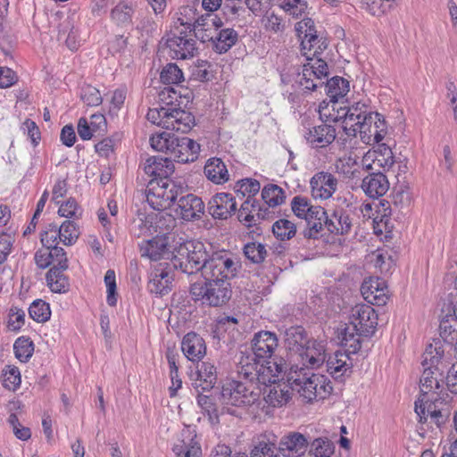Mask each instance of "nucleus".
Wrapping results in <instances>:
<instances>
[{"label": "nucleus", "instance_id": "3", "mask_svg": "<svg viewBox=\"0 0 457 457\" xmlns=\"http://www.w3.org/2000/svg\"><path fill=\"white\" fill-rule=\"evenodd\" d=\"M212 254V246L201 241L173 237L171 263L176 270L188 275L202 271Z\"/></svg>", "mask_w": 457, "mask_h": 457}, {"label": "nucleus", "instance_id": "44", "mask_svg": "<svg viewBox=\"0 0 457 457\" xmlns=\"http://www.w3.org/2000/svg\"><path fill=\"white\" fill-rule=\"evenodd\" d=\"M305 330L302 327L291 328L287 332V343L291 351L299 354V348H303L309 343Z\"/></svg>", "mask_w": 457, "mask_h": 457}, {"label": "nucleus", "instance_id": "48", "mask_svg": "<svg viewBox=\"0 0 457 457\" xmlns=\"http://www.w3.org/2000/svg\"><path fill=\"white\" fill-rule=\"evenodd\" d=\"M272 232L281 241L289 240L295 236L296 226L288 220L280 219L272 225Z\"/></svg>", "mask_w": 457, "mask_h": 457}, {"label": "nucleus", "instance_id": "56", "mask_svg": "<svg viewBox=\"0 0 457 457\" xmlns=\"http://www.w3.org/2000/svg\"><path fill=\"white\" fill-rule=\"evenodd\" d=\"M370 262L374 264L376 268H378L381 273H386L389 271L392 259L391 256L388 255L387 252L378 249L372 252L370 255Z\"/></svg>", "mask_w": 457, "mask_h": 457}, {"label": "nucleus", "instance_id": "60", "mask_svg": "<svg viewBox=\"0 0 457 457\" xmlns=\"http://www.w3.org/2000/svg\"><path fill=\"white\" fill-rule=\"evenodd\" d=\"M42 245L50 249L60 242V230L56 224H49L40 235Z\"/></svg>", "mask_w": 457, "mask_h": 457}, {"label": "nucleus", "instance_id": "6", "mask_svg": "<svg viewBox=\"0 0 457 457\" xmlns=\"http://www.w3.org/2000/svg\"><path fill=\"white\" fill-rule=\"evenodd\" d=\"M190 294L195 301H202L204 304L219 307L228 302L232 290L228 281H205L192 284Z\"/></svg>", "mask_w": 457, "mask_h": 457}, {"label": "nucleus", "instance_id": "9", "mask_svg": "<svg viewBox=\"0 0 457 457\" xmlns=\"http://www.w3.org/2000/svg\"><path fill=\"white\" fill-rule=\"evenodd\" d=\"M307 56V62L303 65L302 72L297 74L296 82L303 89L314 91L325 84L328 76V67L325 61Z\"/></svg>", "mask_w": 457, "mask_h": 457}, {"label": "nucleus", "instance_id": "32", "mask_svg": "<svg viewBox=\"0 0 457 457\" xmlns=\"http://www.w3.org/2000/svg\"><path fill=\"white\" fill-rule=\"evenodd\" d=\"M159 211L158 212L150 213V220H153L154 234L170 237L172 239V236L175 235L171 234V232L176 227L177 220L170 213L162 212L163 210Z\"/></svg>", "mask_w": 457, "mask_h": 457}, {"label": "nucleus", "instance_id": "27", "mask_svg": "<svg viewBox=\"0 0 457 457\" xmlns=\"http://www.w3.org/2000/svg\"><path fill=\"white\" fill-rule=\"evenodd\" d=\"M337 137L336 129L328 124L315 126L304 134L307 142L315 148L329 145Z\"/></svg>", "mask_w": 457, "mask_h": 457}, {"label": "nucleus", "instance_id": "22", "mask_svg": "<svg viewBox=\"0 0 457 457\" xmlns=\"http://www.w3.org/2000/svg\"><path fill=\"white\" fill-rule=\"evenodd\" d=\"M299 350L298 358L303 368L315 369L325 361V345L322 342L310 340L305 347L299 348Z\"/></svg>", "mask_w": 457, "mask_h": 457}, {"label": "nucleus", "instance_id": "34", "mask_svg": "<svg viewBox=\"0 0 457 457\" xmlns=\"http://www.w3.org/2000/svg\"><path fill=\"white\" fill-rule=\"evenodd\" d=\"M326 367L332 377L339 378L351 371L353 362L347 353L337 351L327 360Z\"/></svg>", "mask_w": 457, "mask_h": 457}, {"label": "nucleus", "instance_id": "1", "mask_svg": "<svg viewBox=\"0 0 457 457\" xmlns=\"http://www.w3.org/2000/svg\"><path fill=\"white\" fill-rule=\"evenodd\" d=\"M237 374L241 380H227L218 395V402L233 413L229 406H252L257 402V353L243 354L237 365Z\"/></svg>", "mask_w": 457, "mask_h": 457}, {"label": "nucleus", "instance_id": "14", "mask_svg": "<svg viewBox=\"0 0 457 457\" xmlns=\"http://www.w3.org/2000/svg\"><path fill=\"white\" fill-rule=\"evenodd\" d=\"M363 298L372 305L383 306L388 300V290L386 281L380 278L365 279L361 287Z\"/></svg>", "mask_w": 457, "mask_h": 457}, {"label": "nucleus", "instance_id": "41", "mask_svg": "<svg viewBox=\"0 0 457 457\" xmlns=\"http://www.w3.org/2000/svg\"><path fill=\"white\" fill-rule=\"evenodd\" d=\"M411 202L412 198L410 189L405 186H400L393 194L392 206H390L389 215H391L394 211H397L402 213L407 212Z\"/></svg>", "mask_w": 457, "mask_h": 457}, {"label": "nucleus", "instance_id": "54", "mask_svg": "<svg viewBox=\"0 0 457 457\" xmlns=\"http://www.w3.org/2000/svg\"><path fill=\"white\" fill-rule=\"evenodd\" d=\"M13 350L16 358L22 362H26L34 352L33 343L29 338L19 337L13 345Z\"/></svg>", "mask_w": 457, "mask_h": 457}, {"label": "nucleus", "instance_id": "15", "mask_svg": "<svg viewBox=\"0 0 457 457\" xmlns=\"http://www.w3.org/2000/svg\"><path fill=\"white\" fill-rule=\"evenodd\" d=\"M173 237H179L172 236L170 239V237L156 235L153 239L143 242L140 245L141 255L153 261H158L165 255L172 256Z\"/></svg>", "mask_w": 457, "mask_h": 457}, {"label": "nucleus", "instance_id": "11", "mask_svg": "<svg viewBox=\"0 0 457 457\" xmlns=\"http://www.w3.org/2000/svg\"><path fill=\"white\" fill-rule=\"evenodd\" d=\"M350 325L352 330H356L359 336H372L378 325V314L371 305L356 304L351 310Z\"/></svg>", "mask_w": 457, "mask_h": 457}, {"label": "nucleus", "instance_id": "63", "mask_svg": "<svg viewBox=\"0 0 457 457\" xmlns=\"http://www.w3.org/2000/svg\"><path fill=\"white\" fill-rule=\"evenodd\" d=\"M81 99L88 106H98L103 101L100 91L92 86L82 88Z\"/></svg>", "mask_w": 457, "mask_h": 457}, {"label": "nucleus", "instance_id": "21", "mask_svg": "<svg viewBox=\"0 0 457 457\" xmlns=\"http://www.w3.org/2000/svg\"><path fill=\"white\" fill-rule=\"evenodd\" d=\"M172 451L176 457H202V449L196 440V435L187 428L182 430Z\"/></svg>", "mask_w": 457, "mask_h": 457}, {"label": "nucleus", "instance_id": "17", "mask_svg": "<svg viewBox=\"0 0 457 457\" xmlns=\"http://www.w3.org/2000/svg\"><path fill=\"white\" fill-rule=\"evenodd\" d=\"M200 152V145L195 140L183 137H176L174 145L170 154V160L181 163L195 162Z\"/></svg>", "mask_w": 457, "mask_h": 457}, {"label": "nucleus", "instance_id": "58", "mask_svg": "<svg viewBox=\"0 0 457 457\" xmlns=\"http://www.w3.org/2000/svg\"><path fill=\"white\" fill-rule=\"evenodd\" d=\"M361 7L373 16H381L391 9V4L384 0H361Z\"/></svg>", "mask_w": 457, "mask_h": 457}, {"label": "nucleus", "instance_id": "45", "mask_svg": "<svg viewBox=\"0 0 457 457\" xmlns=\"http://www.w3.org/2000/svg\"><path fill=\"white\" fill-rule=\"evenodd\" d=\"M169 273L164 270H156L151 274L148 283V288L151 293L156 295H164L168 292L169 284L170 283Z\"/></svg>", "mask_w": 457, "mask_h": 457}, {"label": "nucleus", "instance_id": "46", "mask_svg": "<svg viewBox=\"0 0 457 457\" xmlns=\"http://www.w3.org/2000/svg\"><path fill=\"white\" fill-rule=\"evenodd\" d=\"M262 198L269 207H275L284 202L285 192L278 185L269 184L263 187Z\"/></svg>", "mask_w": 457, "mask_h": 457}, {"label": "nucleus", "instance_id": "61", "mask_svg": "<svg viewBox=\"0 0 457 457\" xmlns=\"http://www.w3.org/2000/svg\"><path fill=\"white\" fill-rule=\"evenodd\" d=\"M327 213L320 217L306 219L307 228L303 232V236L306 238H317L319 234L325 226V220Z\"/></svg>", "mask_w": 457, "mask_h": 457}, {"label": "nucleus", "instance_id": "23", "mask_svg": "<svg viewBox=\"0 0 457 457\" xmlns=\"http://www.w3.org/2000/svg\"><path fill=\"white\" fill-rule=\"evenodd\" d=\"M195 124L191 112L180 108L170 107L169 115L164 120V129L181 133L188 132Z\"/></svg>", "mask_w": 457, "mask_h": 457}, {"label": "nucleus", "instance_id": "13", "mask_svg": "<svg viewBox=\"0 0 457 457\" xmlns=\"http://www.w3.org/2000/svg\"><path fill=\"white\" fill-rule=\"evenodd\" d=\"M237 191L241 193L244 196L247 195V198L241 204L238 211V220L245 227L251 228L255 225V210L256 199L254 198L257 194L256 180L251 179H241L237 184Z\"/></svg>", "mask_w": 457, "mask_h": 457}, {"label": "nucleus", "instance_id": "12", "mask_svg": "<svg viewBox=\"0 0 457 457\" xmlns=\"http://www.w3.org/2000/svg\"><path fill=\"white\" fill-rule=\"evenodd\" d=\"M355 125H358L357 133L360 134L361 140L366 145L378 144L387 132L385 119L378 112L369 113Z\"/></svg>", "mask_w": 457, "mask_h": 457}, {"label": "nucleus", "instance_id": "37", "mask_svg": "<svg viewBox=\"0 0 457 457\" xmlns=\"http://www.w3.org/2000/svg\"><path fill=\"white\" fill-rule=\"evenodd\" d=\"M325 227L332 234L345 235L350 231L352 222L346 212L338 211L333 212L330 217L327 216Z\"/></svg>", "mask_w": 457, "mask_h": 457}, {"label": "nucleus", "instance_id": "31", "mask_svg": "<svg viewBox=\"0 0 457 457\" xmlns=\"http://www.w3.org/2000/svg\"><path fill=\"white\" fill-rule=\"evenodd\" d=\"M291 209L295 216L303 220L317 218L326 214L324 208L312 205L310 201L302 195H296L292 199Z\"/></svg>", "mask_w": 457, "mask_h": 457}, {"label": "nucleus", "instance_id": "47", "mask_svg": "<svg viewBox=\"0 0 457 457\" xmlns=\"http://www.w3.org/2000/svg\"><path fill=\"white\" fill-rule=\"evenodd\" d=\"M58 228L60 230V242L64 245L70 246L77 242L79 231L74 220H65Z\"/></svg>", "mask_w": 457, "mask_h": 457}, {"label": "nucleus", "instance_id": "25", "mask_svg": "<svg viewBox=\"0 0 457 457\" xmlns=\"http://www.w3.org/2000/svg\"><path fill=\"white\" fill-rule=\"evenodd\" d=\"M204 212V204L200 197L193 194H187L179 197L177 212L183 220H198L201 218Z\"/></svg>", "mask_w": 457, "mask_h": 457}, {"label": "nucleus", "instance_id": "38", "mask_svg": "<svg viewBox=\"0 0 457 457\" xmlns=\"http://www.w3.org/2000/svg\"><path fill=\"white\" fill-rule=\"evenodd\" d=\"M136 6L131 2L120 1L111 11V20L120 27H126L132 22Z\"/></svg>", "mask_w": 457, "mask_h": 457}, {"label": "nucleus", "instance_id": "16", "mask_svg": "<svg viewBox=\"0 0 457 457\" xmlns=\"http://www.w3.org/2000/svg\"><path fill=\"white\" fill-rule=\"evenodd\" d=\"M187 31L185 29H181L179 36L174 33L167 39L166 44L171 58L185 60L194 56L196 50L195 41L187 37Z\"/></svg>", "mask_w": 457, "mask_h": 457}, {"label": "nucleus", "instance_id": "59", "mask_svg": "<svg viewBox=\"0 0 457 457\" xmlns=\"http://www.w3.org/2000/svg\"><path fill=\"white\" fill-rule=\"evenodd\" d=\"M453 314L446 316L440 322V336L448 344H453L457 337V324L452 320Z\"/></svg>", "mask_w": 457, "mask_h": 457}, {"label": "nucleus", "instance_id": "33", "mask_svg": "<svg viewBox=\"0 0 457 457\" xmlns=\"http://www.w3.org/2000/svg\"><path fill=\"white\" fill-rule=\"evenodd\" d=\"M204 173L212 182L220 185L229 179L228 169L220 158L212 157L206 161Z\"/></svg>", "mask_w": 457, "mask_h": 457}, {"label": "nucleus", "instance_id": "30", "mask_svg": "<svg viewBox=\"0 0 457 457\" xmlns=\"http://www.w3.org/2000/svg\"><path fill=\"white\" fill-rule=\"evenodd\" d=\"M181 349L184 355L193 362L200 361L206 354L204 340L196 333H187L182 340Z\"/></svg>", "mask_w": 457, "mask_h": 457}, {"label": "nucleus", "instance_id": "50", "mask_svg": "<svg viewBox=\"0 0 457 457\" xmlns=\"http://www.w3.org/2000/svg\"><path fill=\"white\" fill-rule=\"evenodd\" d=\"M352 329L353 328L346 327L341 337V344L345 347V353L349 356L361 349V336L356 333V330Z\"/></svg>", "mask_w": 457, "mask_h": 457}, {"label": "nucleus", "instance_id": "55", "mask_svg": "<svg viewBox=\"0 0 457 457\" xmlns=\"http://www.w3.org/2000/svg\"><path fill=\"white\" fill-rule=\"evenodd\" d=\"M262 25L267 31L275 33L283 31L285 23L282 19L275 12V10L270 9L261 20Z\"/></svg>", "mask_w": 457, "mask_h": 457}, {"label": "nucleus", "instance_id": "40", "mask_svg": "<svg viewBox=\"0 0 457 457\" xmlns=\"http://www.w3.org/2000/svg\"><path fill=\"white\" fill-rule=\"evenodd\" d=\"M61 268H51L46 273V282L47 286L54 293H65L69 290V279L63 274V271Z\"/></svg>", "mask_w": 457, "mask_h": 457}, {"label": "nucleus", "instance_id": "5", "mask_svg": "<svg viewBox=\"0 0 457 457\" xmlns=\"http://www.w3.org/2000/svg\"><path fill=\"white\" fill-rule=\"evenodd\" d=\"M183 188L169 178L150 179L146 188V201L154 210H165L171 206Z\"/></svg>", "mask_w": 457, "mask_h": 457}, {"label": "nucleus", "instance_id": "64", "mask_svg": "<svg viewBox=\"0 0 457 457\" xmlns=\"http://www.w3.org/2000/svg\"><path fill=\"white\" fill-rule=\"evenodd\" d=\"M58 213L62 217L72 219H78L81 216V211L76 201L72 198H70L64 204H61L58 210Z\"/></svg>", "mask_w": 457, "mask_h": 457}, {"label": "nucleus", "instance_id": "8", "mask_svg": "<svg viewBox=\"0 0 457 457\" xmlns=\"http://www.w3.org/2000/svg\"><path fill=\"white\" fill-rule=\"evenodd\" d=\"M236 271V262L228 253L220 251L212 252L201 272L205 281H228L235 277Z\"/></svg>", "mask_w": 457, "mask_h": 457}, {"label": "nucleus", "instance_id": "2", "mask_svg": "<svg viewBox=\"0 0 457 457\" xmlns=\"http://www.w3.org/2000/svg\"><path fill=\"white\" fill-rule=\"evenodd\" d=\"M270 363L269 367L259 368V392L262 395V402L259 401V407L266 416H270L275 408L286 404L291 394V387L281 381L283 359H274Z\"/></svg>", "mask_w": 457, "mask_h": 457}, {"label": "nucleus", "instance_id": "57", "mask_svg": "<svg viewBox=\"0 0 457 457\" xmlns=\"http://www.w3.org/2000/svg\"><path fill=\"white\" fill-rule=\"evenodd\" d=\"M333 453L334 445L327 438H317L311 445V453L314 457H331Z\"/></svg>", "mask_w": 457, "mask_h": 457}, {"label": "nucleus", "instance_id": "52", "mask_svg": "<svg viewBox=\"0 0 457 457\" xmlns=\"http://www.w3.org/2000/svg\"><path fill=\"white\" fill-rule=\"evenodd\" d=\"M29 313L30 318L37 322H45L48 320L51 316L49 304L40 299L31 303L29 308Z\"/></svg>", "mask_w": 457, "mask_h": 457}, {"label": "nucleus", "instance_id": "39", "mask_svg": "<svg viewBox=\"0 0 457 457\" xmlns=\"http://www.w3.org/2000/svg\"><path fill=\"white\" fill-rule=\"evenodd\" d=\"M325 89L331 107L335 110L336 104L348 93L349 82L341 77H334L327 79Z\"/></svg>", "mask_w": 457, "mask_h": 457}, {"label": "nucleus", "instance_id": "28", "mask_svg": "<svg viewBox=\"0 0 457 457\" xmlns=\"http://www.w3.org/2000/svg\"><path fill=\"white\" fill-rule=\"evenodd\" d=\"M144 172L151 177V179L169 178L174 171V164L170 157L152 156L146 159L143 166Z\"/></svg>", "mask_w": 457, "mask_h": 457}, {"label": "nucleus", "instance_id": "19", "mask_svg": "<svg viewBox=\"0 0 457 457\" xmlns=\"http://www.w3.org/2000/svg\"><path fill=\"white\" fill-rule=\"evenodd\" d=\"M295 29L299 35L303 34V38L302 40L303 49L312 50L313 48V55H317L327 48L325 41H321V38H319L316 35L314 22L312 19L307 18L297 22Z\"/></svg>", "mask_w": 457, "mask_h": 457}, {"label": "nucleus", "instance_id": "42", "mask_svg": "<svg viewBox=\"0 0 457 457\" xmlns=\"http://www.w3.org/2000/svg\"><path fill=\"white\" fill-rule=\"evenodd\" d=\"M237 33L233 29H221L216 33L213 49L218 54L228 52L237 42Z\"/></svg>", "mask_w": 457, "mask_h": 457}, {"label": "nucleus", "instance_id": "24", "mask_svg": "<svg viewBox=\"0 0 457 457\" xmlns=\"http://www.w3.org/2000/svg\"><path fill=\"white\" fill-rule=\"evenodd\" d=\"M278 347V337L275 333L270 331H259V368L269 367L270 361L282 359L274 354Z\"/></svg>", "mask_w": 457, "mask_h": 457}, {"label": "nucleus", "instance_id": "62", "mask_svg": "<svg viewBox=\"0 0 457 457\" xmlns=\"http://www.w3.org/2000/svg\"><path fill=\"white\" fill-rule=\"evenodd\" d=\"M104 283L107 287V297L106 301L110 306H115L117 303L116 297V276L112 270H108L104 276Z\"/></svg>", "mask_w": 457, "mask_h": 457}, {"label": "nucleus", "instance_id": "35", "mask_svg": "<svg viewBox=\"0 0 457 457\" xmlns=\"http://www.w3.org/2000/svg\"><path fill=\"white\" fill-rule=\"evenodd\" d=\"M178 21L179 22L180 26H183L185 28L186 30H188L189 32L193 31L195 37L202 42H212V44L213 45V40H215L216 33L213 31L212 28H209L199 20H195V18H179Z\"/></svg>", "mask_w": 457, "mask_h": 457}, {"label": "nucleus", "instance_id": "51", "mask_svg": "<svg viewBox=\"0 0 457 457\" xmlns=\"http://www.w3.org/2000/svg\"><path fill=\"white\" fill-rule=\"evenodd\" d=\"M160 79L163 84L179 85L184 81V75L177 64L168 63L163 67Z\"/></svg>", "mask_w": 457, "mask_h": 457}, {"label": "nucleus", "instance_id": "29", "mask_svg": "<svg viewBox=\"0 0 457 457\" xmlns=\"http://www.w3.org/2000/svg\"><path fill=\"white\" fill-rule=\"evenodd\" d=\"M361 188L370 198L378 199L389 189V182L382 172H373L362 179Z\"/></svg>", "mask_w": 457, "mask_h": 457}, {"label": "nucleus", "instance_id": "4", "mask_svg": "<svg viewBox=\"0 0 457 457\" xmlns=\"http://www.w3.org/2000/svg\"><path fill=\"white\" fill-rule=\"evenodd\" d=\"M291 373L288 381H291V389H295L307 403L315 400L317 397L324 399L330 394L332 386L327 383V378L320 374L312 373L310 376L305 368L297 366Z\"/></svg>", "mask_w": 457, "mask_h": 457}, {"label": "nucleus", "instance_id": "20", "mask_svg": "<svg viewBox=\"0 0 457 457\" xmlns=\"http://www.w3.org/2000/svg\"><path fill=\"white\" fill-rule=\"evenodd\" d=\"M237 210V203L231 194L219 193L208 203V212L214 219L226 220Z\"/></svg>", "mask_w": 457, "mask_h": 457}, {"label": "nucleus", "instance_id": "18", "mask_svg": "<svg viewBox=\"0 0 457 457\" xmlns=\"http://www.w3.org/2000/svg\"><path fill=\"white\" fill-rule=\"evenodd\" d=\"M312 195L315 199L327 200L337 188V179L329 172L316 173L310 181Z\"/></svg>", "mask_w": 457, "mask_h": 457}, {"label": "nucleus", "instance_id": "36", "mask_svg": "<svg viewBox=\"0 0 457 457\" xmlns=\"http://www.w3.org/2000/svg\"><path fill=\"white\" fill-rule=\"evenodd\" d=\"M369 161H372L374 164L383 168L384 170H388L395 163L393 152L386 144H379L377 149L372 152L369 151L364 155V162Z\"/></svg>", "mask_w": 457, "mask_h": 457}, {"label": "nucleus", "instance_id": "7", "mask_svg": "<svg viewBox=\"0 0 457 457\" xmlns=\"http://www.w3.org/2000/svg\"><path fill=\"white\" fill-rule=\"evenodd\" d=\"M444 356V351L437 346L429 345L423 353L422 366L423 373L420 379V388L421 394H428L433 390L440 388V381H442L443 372L439 369L440 363Z\"/></svg>", "mask_w": 457, "mask_h": 457}, {"label": "nucleus", "instance_id": "49", "mask_svg": "<svg viewBox=\"0 0 457 457\" xmlns=\"http://www.w3.org/2000/svg\"><path fill=\"white\" fill-rule=\"evenodd\" d=\"M277 436L272 432H266L259 436V457H278L275 454Z\"/></svg>", "mask_w": 457, "mask_h": 457}, {"label": "nucleus", "instance_id": "26", "mask_svg": "<svg viewBox=\"0 0 457 457\" xmlns=\"http://www.w3.org/2000/svg\"><path fill=\"white\" fill-rule=\"evenodd\" d=\"M307 445L303 435L293 432L282 437L278 451L285 457H300L306 452Z\"/></svg>", "mask_w": 457, "mask_h": 457}, {"label": "nucleus", "instance_id": "10", "mask_svg": "<svg viewBox=\"0 0 457 457\" xmlns=\"http://www.w3.org/2000/svg\"><path fill=\"white\" fill-rule=\"evenodd\" d=\"M415 412L419 421L424 423L429 417L431 421L439 426L448 418V404L438 397H429L428 394H420L415 401Z\"/></svg>", "mask_w": 457, "mask_h": 457}, {"label": "nucleus", "instance_id": "43", "mask_svg": "<svg viewBox=\"0 0 457 457\" xmlns=\"http://www.w3.org/2000/svg\"><path fill=\"white\" fill-rule=\"evenodd\" d=\"M176 137L167 131L155 133L150 137V145L155 151L165 153L170 156Z\"/></svg>", "mask_w": 457, "mask_h": 457}, {"label": "nucleus", "instance_id": "53", "mask_svg": "<svg viewBox=\"0 0 457 457\" xmlns=\"http://www.w3.org/2000/svg\"><path fill=\"white\" fill-rule=\"evenodd\" d=\"M132 232L138 237L154 234L153 220H150V213L147 215L139 214L133 220Z\"/></svg>", "mask_w": 457, "mask_h": 457}]
</instances>
